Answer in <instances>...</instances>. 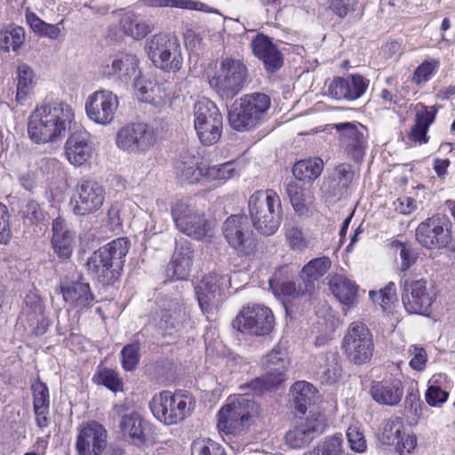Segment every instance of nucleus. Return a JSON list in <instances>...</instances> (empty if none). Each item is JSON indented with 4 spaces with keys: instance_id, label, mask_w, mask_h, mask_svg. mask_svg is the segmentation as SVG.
<instances>
[{
    "instance_id": "29",
    "label": "nucleus",
    "mask_w": 455,
    "mask_h": 455,
    "mask_svg": "<svg viewBox=\"0 0 455 455\" xmlns=\"http://www.w3.org/2000/svg\"><path fill=\"white\" fill-rule=\"evenodd\" d=\"M340 134V143L354 160L362 159L364 154L365 139L358 126L353 123L334 124Z\"/></svg>"
},
{
    "instance_id": "7",
    "label": "nucleus",
    "mask_w": 455,
    "mask_h": 455,
    "mask_svg": "<svg viewBox=\"0 0 455 455\" xmlns=\"http://www.w3.org/2000/svg\"><path fill=\"white\" fill-rule=\"evenodd\" d=\"M194 125L200 141L212 146L219 141L223 129V117L216 104L208 99L194 106Z\"/></svg>"
},
{
    "instance_id": "31",
    "label": "nucleus",
    "mask_w": 455,
    "mask_h": 455,
    "mask_svg": "<svg viewBox=\"0 0 455 455\" xmlns=\"http://www.w3.org/2000/svg\"><path fill=\"white\" fill-rule=\"evenodd\" d=\"M123 436L136 446L145 444L147 422L137 412L124 414L120 421Z\"/></svg>"
},
{
    "instance_id": "36",
    "label": "nucleus",
    "mask_w": 455,
    "mask_h": 455,
    "mask_svg": "<svg viewBox=\"0 0 455 455\" xmlns=\"http://www.w3.org/2000/svg\"><path fill=\"white\" fill-rule=\"evenodd\" d=\"M339 356L336 353L320 355L315 358V373L322 383L331 384L341 375Z\"/></svg>"
},
{
    "instance_id": "2",
    "label": "nucleus",
    "mask_w": 455,
    "mask_h": 455,
    "mask_svg": "<svg viewBox=\"0 0 455 455\" xmlns=\"http://www.w3.org/2000/svg\"><path fill=\"white\" fill-rule=\"evenodd\" d=\"M130 245L126 237H120L95 251L86 263L89 273L102 285H113L121 276Z\"/></svg>"
},
{
    "instance_id": "61",
    "label": "nucleus",
    "mask_w": 455,
    "mask_h": 455,
    "mask_svg": "<svg viewBox=\"0 0 455 455\" xmlns=\"http://www.w3.org/2000/svg\"><path fill=\"white\" fill-rule=\"evenodd\" d=\"M394 246L396 249H399V255L401 258V270L406 271L408 270L417 260L418 254L417 252L411 249L409 245L396 241L394 243Z\"/></svg>"
},
{
    "instance_id": "30",
    "label": "nucleus",
    "mask_w": 455,
    "mask_h": 455,
    "mask_svg": "<svg viewBox=\"0 0 455 455\" xmlns=\"http://www.w3.org/2000/svg\"><path fill=\"white\" fill-rule=\"evenodd\" d=\"M194 258L195 251L191 243L187 240L178 243L168 266V271H172V276L176 279H187L190 274Z\"/></svg>"
},
{
    "instance_id": "60",
    "label": "nucleus",
    "mask_w": 455,
    "mask_h": 455,
    "mask_svg": "<svg viewBox=\"0 0 455 455\" xmlns=\"http://www.w3.org/2000/svg\"><path fill=\"white\" fill-rule=\"evenodd\" d=\"M408 354L411 357L409 363L411 368L417 371H422L427 362L426 349L421 346L412 345L409 347Z\"/></svg>"
},
{
    "instance_id": "40",
    "label": "nucleus",
    "mask_w": 455,
    "mask_h": 455,
    "mask_svg": "<svg viewBox=\"0 0 455 455\" xmlns=\"http://www.w3.org/2000/svg\"><path fill=\"white\" fill-rule=\"evenodd\" d=\"M285 192L294 211L299 214H306L313 204L314 196L311 191L299 185L298 182L291 180L284 184Z\"/></svg>"
},
{
    "instance_id": "32",
    "label": "nucleus",
    "mask_w": 455,
    "mask_h": 455,
    "mask_svg": "<svg viewBox=\"0 0 455 455\" xmlns=\"http://www.w3.org/2000/svg\"><path fill=\"white\" fill-rule=\"evenodd\" d=\"M198 158L189 151H182L174 163L177 178L184 183H196L203 176L204 168L198 166Z\"/></svg>"
},
{
    "instance_id": "48",
    "label": "nucleus",
    "mask_w": 455,
    "mask_h": 455,
    "mask_svg": "<svg viewBox=\"0 0 455 455\" xmlns=\"http://www.w3.org/2000/svg\"><path fill=\"white\" fill-rule=\"evenodd\" d=\"M331 267V260L328 257H319L308 261L303 267L302 273L314 282L323 276Z\"/></svg>"
},
{
    "instance_id": "17",
    "label": "nucleus",
    "mask_w": 455,
    "mask_h": 455,
    "mask_svg": "<svg viewBox=\"0 0 455 455\" xmlns=\"http://www.w3.org/2000/svg\"><path fill=\"white\" fill-rule=\"evenodd\" d=\"M230 287V277L217 272L204 276L196 286L199 306L204 314L216 310L222 299L223 291Z\"/></svg>"
},
{
    "instance_id": "38",
    "label": "nucleus",
    "mask_w": 455,
    "mask_h": 455,
    "mask_svg": "<svg viewBox=\"0 0 455 455\" xmlns=\"http://www.w3.org/2000/svg\"><path fill=\"white\" fill-rule=\"evenodd\" d=\"M32 391L36 425L40 428L46 427L49 422L48 414L50 407L48 387L46 384L38 379L32 385Z\"/></svg>"
},
{
    "instance_id": "63",
    "label": "nucleus",
    "mask_w": 455,
    "mask_h": 455,
    "mask_svg": "<svg viewBox=\"0 0 455 455\" xmlns=\"http://www.w3.org/2000/svg\"><path fill=\"white\" fill-rule=\"evenodd\" d=\"M287 267H283L279 269L278 272L275 274L274 279L270 280V285L273 286V283H275V287L280 290L283 296L291 297V298H298V291H297V283L294 281H279V274L286 270Z\"/></svg>"
},
{
    "instance_id": "11",
    "label": "nucleus",
    "mask_w": 455,
    "mask_h": 455,
    "mask_svg": "<svg viewBox=\"0 0 455 455\" xmlns=\"http://www.w3.org/2000/svg\"><path fill=\"white\" fill-rule=\"evenodd\" d=\"M254 403L246 395H239L223 406L218 413V428L226 435H236L248 426Z\"/></svg>"
},
{
    "instance_id": "15",
    "label": "nucleus",
    "mask_w": 455,
    "mask_h": 455,
    "mask_svg": "<svg viewBox=\"0 0 455 455\" xmlns=\"http://www.w3.org/2000/svg\"><path fill=\"white\" fill-rule=\"evenodd\" d=\"M224 238L239 256H249L256 248L253 232L244 215H231L223 223Z\"/></svg>"
},
{
    "instance_id": "22",
    "label": "nucleus",
    "mask_w": 455,
    "mask_h": 455,
    "mask_svg": "<svg viewBox=\"0 0 455 455\" xmlns=\"http://www.w3.org/2000/svg\"><path fill=\"white\" fill-rule=\"evenodd\" d=\"M403 419L399 417H392L383 420L379 429L378 438L383 444L394 445L395 451L401 455L404 451L410 453L415 448L417 440L412 435L403 438Z\"/></svg>"
},
{
    "instance_id": "9",
    "label": "nucleus",
    "mask_w": 455,
    "mask_h": 455,
    "mask_svg": "<svg viewBox=\"0 0 455 455\" xmlns=\"http://www.w3.org/2000/svg\"><path fill=\"white\" fill-rule=\"evenodd\" d=\"M372 334L362 322H353L342 340V348L348 361L356 365L369 363L373 355Z\"/></svg>"
},
{
    "instance_id": "44",
    "label": "nucleus",
    "mask_w": 455,
    "mask_h": 455,
    "mask_svg": "<svg viewBox=\"0 0 455 455\" xmlns=\"http://www.w3.org/2000/svg\"><path fill=\"white\" fill-rule=\"evenodd\" d=\"M25 29L21 26L8 25L0 30V49L4 52L18 51L24 44Z\"/></svg>"
},
{
    "instance_id": "25",
    "label": "nucleus",
    "mask_w": 455,
    "mask_h": 455,
    "mask_svg": "<svg viewBox=\"0 0 455 455\" xmlns=\"http://www.w3.org/2000/svg\"><path fill=\"white\" fill-rule=\"evenodd\" d=\"M65 155L68 162L75 166H82L92 156L93 146L90 133L85 130L72 132L65 143Z\"/></svg>"
},
{
    "instance_id": "35",
    "label": "nucleus",
    "mask_w": 455,
    "mask_h": 455,
    "mask_svg": "<svg viewBox=\"0 0 455 455\" xmlns=\"http://www.w3.org/2000/svg\"><path fill=\"white\" fill-rule=\"evenodd\" d=\"M316 388L307 381H297L290 389L289 403L291 406L301 414L316 400Z\"/></svg>"
},
{
    "instance_id": "56",
    "label": "nucleus",
    "mask_w": 455,
    "mask_h": 455,
    "mask_svg": "<svg viewBox=\"0 0 455 455\" xmlns=\"http://www.w3.org/2000/svg\"><path fill=\"white\" fill-rule=\"evenodd\" d=\"M347 437L349 447L355 452H363L367 448L366 439L360 427L351 425L347 430Z\"/></svg>"
},
{
    "instance_id": "46",
    "label": "nucleus",
    "mask_w": 455,
    "mask_h": 455,
    "mask_svg": "<svg viewBox=\"0 0 455 455\" xmlns=\"http://www.w3.org/2000/svg\"><path fill=\"white\" fill-rule=\"evenodd\" d=\"M185 315V312L181 306L176 302L173 307L164 309L162 312L160 326L164 330L165 335H172L173 331L177 330L181 324V321Z\"/></svg>"
},
{
    "instance_id": "1",
    "label": "nucleus",
    "mask_w": 455,
    "mask_h": 455,
    "mask_svg": "<svg viewBox=\"0 0 455 455\" xmlns=\"http://www.w3.org/2000/svg\"><path fill=\"white\" fill-rule=\"evenodd\" d=\"M74 116L71 106L63 101L44 102L28 117V137L36 144L56 142L65 136Z\"/></svg>"
},
{
    "instance_id": "55",
    "label": "nucleus",
    "mask_w": 455,
    "mask_h": 455,
    "mask_svg": "<svg viewBox=\"0 0 455 455\" xmlns=\"http://www.w3.org/2000/svg\"><path fill=\"white\" fill-rule=\"evenodd\" d=\"M289 247L292 251H304L309 246V241L298 227H291L285 234Z\"/></svg>"
},
{
    "instance_id": "39",
    "label": "nucleus",
    "mask_w": 455,
    "mask_h": 455,
    "mask_svg": "<svg viewBox=\"0 0 455 455\" xmlns=\"http://www.w3.org/2000/svg\"><path fill=\"white\" fill-rule=\"evenodd\" d=\"M329 288L332 294L344 305L351 306L355 303L358 286L347 277L334 274L329 278Z\"/></svg>"
},
{
    "instance_id": "49",
    "label": "nucleus",
    "mask_w": 455,
    "mask_h": 455,
    "mask_svg": "<svg viewBox=\"0 0 455 455\" xmlns=\"http://www.w3.org/2000/svg\"><path fill=\"white\" fill-rule=\"evenodd\" d=\"M92 379L96 384L103 385L114 392L120 390L123 386L118 374L114 370L107 367H98Z\"/></svg>"
},
{
    "instance_id": "5",
    "label": "nucleus",
    "mask_w": 455,
    "mask_h": 455,
    "mask_svg": "<svg viewBox=\"0 0 455 455\" xmlns=\"http://www.w3.org/2000/svg\"><path fill=\"white\" fill-rule=\"evenodd\" d=\"M270 107V99L264 93H252L236 100L231 105L228 119L230 126L244 132L259 125Z\"/></svg>"
},
{
    "instance_id": "57",
    "label": "nucleus",
    "mask_w": 455,
    "mask_h": 455,
    "mask_svg": "<svg viewBox=\"0 0 455 455\" xmlns=\"http://www.w3.org/2000/svg\"><path fill=\"white\" fill-rule=\"evenodd\" d=\"M134 79V88L137 90L142 98V100L148 102L156 101L155 92L160 91V87L150 81L144 79L137 75Z\"/></svg>"
},
{
    "instance_id": "26",
    "label": "nucleus",
    "mask_w": 455,
    "mask_h": 455,
    "mask_svg": "<svg viewBox=\"0 0 455 455\" xmlns=\"http://www.w3.org/2000/svg\"><path fill=\"white\" fill-rule=\"evenodd\" d=\"M251 48L253 54L263 62L267 71L273 73L283 66V54L269 36L257 34L251 40Z\"/></svg>"
},
{
    "instance_id": "54",
    "label": "nucleus",
    "mask_w": 455,
    "mask_h": 455,
    "mask_svg": "<svg viewBox=\"0 0 455 455\" xmlns=\"http://www.w3.org/2000/svg\"><path fill=\"white\" fill-rule=\"evenodd\" d=\"M439 61L436 60H427L423 61L413 72L412 81L420 84L428 81L437 70Z\"/></svg>"
},
{
    "instance_id": "10",
    "label": "nucleus",
    "mask_w": 455,
    "mask_h": 455,
    "mask_svg": "<svg viewBox=\"0 0 455 455\" xmlns=\"http://www.w3.org/2000/svg\"><path fill=\"white\" fill-rule=\"evenodd\" d=\"M191 406V398L167 390L154 395L149 403L154 416L166 425L182 421L189 414Z\"/></svg>"
},
{
    "instance_id": "13",
    "label": "nucleus",
    "mask_w": 455,
    "mask_h": 455,
    "mask_svg": "<svg viewBox=\"0 0 455 455\" xmlns=\"http://www.w3.org/2000/svg\"><path fill=\"white\" fill-rule=\"evenodd\" d=\"M172 216L176 228L196 240L210 236L212 225L204 215L188 204L180 201L172 206Z\"/></svg>"
},
{
    "instance_id": "28",
    "label": "nucleus",
    "mask_w": 455,
    "mask_h": 455,
    "mask_svg": "<svg viewBox=\"0 0 455 455\" xmlns=\"http://www.w3.org/2000/svg\"><path fill=\"white\" fill-rule=\"evenodd\" d=\"M371 398L380 405L395 406L403 395V385L398 379L372 381L370 387Z\"/></svg>"
},
{
    "instance_id": "37",
    "label": "nucleus",
    "mask_w": 455,
    "mask_h": 455,
    "mask_svg": "<svg viewBox=\"0 0 455 455\" xmlns=\"http://www.w3.org/2000/svg\"><path fill=\"white\" fill-rule=\"evenodd\" d=\"M119 25L125 36L138 41L142 40L153 30V26L148 20L132 12H124L121 16Z\"/></svg>"
},
{
    "instance_id": "24",
    "label": "nucleus",
    "mask_w": 455,
    "mask_h": 455,
    "mask_svg": "<svg viewBox=\"0 0 455 455\" xmlns=\"http://www.w3.org/2000/svg\"><path fill=\"white\" fill-rule=\"evenodd\" d=\"M370 81L361 75H349L346 77H336L330 84L328 92L337 100H355L359 99L367 90Z\"/></svg>"
},
{
    "instance_id": "47",
    "label": "nucleus",
    "mask_w": 455,
    "mask_h": 455,
    "mask_svg": "<svg viewBox=\"0 0 455 455\" xmlns=\"http://www.w3.org/2000/svg\"><path fill=\"white\" fill-rule=\"evenodd\" d=\"M285 375L276 371H272L267 366L266 367V373L254 379L250 387L257 393H263L270 390L284 380Z\"/></svg>"
},
{
    "instance_id": "43",
    "label": "nucleus",
    "mask_w": 455,
    "mask_h": 455,
    "mask_svg": "<svg viewBox=\"0 0 455 455\" xmlns=\"http://www.w3.org/2000/svg\"><path fill=\"white\" fill-rule=\"evenodd\" d=\"M323 169V160L314 157L297 162L293 165L292 173L297 180L310 182L320 176Z\"/></svg>"
},
{
    "instance_id": "16",
    "label": "nucleus",
    "mask_w": 455,
    "mask_h": 455,
    "mask_svg": "<svg viewBox=\"0 0 455 455\" xmlns=\"http://www.w3.org/2000/svg\"><path fill=\"white\" fill-rule=\"evenodd\" d=\"M435 300V292L426 278L404 282L402 301L408 313L428 315Z\"/></svg>"
},
{
    "instance_id": "59",
    "label": "nucleus",
    "mask_w": 455,
    "mask_h": 455,
    "mask_svg": "<svg viewBox=\"0 0 455 455\" xmlns=\"http://www.w3.org/2000/svg\"><path fill=\"white\" fill-rule=\"evenodd\" d=\"M449 394L436 386L432 379L428 382V387L425 394V399L430 406H440L448 399Z\"/></svg>"
},
{
    "instance_id": "3",
    "label": "nucleus",
    "mask_w": 455,
    "mask_h": 455,
    "mask_svg": "<svg viewBox=\"0 0 455 455\" xmlns=\"http://www.w3.org/2000/svg\"><path fill=\"white\" fill-rule=\"evenodd\" d=\"M249 214L254 228L263 235H274L282 221L279 196L272 189L258 190L248 201Z\"/></svg>"
},
{
    "instance_id": "50",
    "label": "nucleus",
    "mask_w": 455,
    "mask_h": 455,
    "mask_svg": "<svg viewBox=\"0 0 455 455\" xmlns=\"http://www.w3.org/2000/svg\"><path fill=\"white\" fill-rule=\"evenodd\" d=\"M191 455H227L224 448L210 438H198L191 444Z\"/></svg>"
},
{
    "instance_id": "34",
    "label": "nucleus",
    "mask_w": 455,
    "mask_h": 455,
    "mask_svg": "<svg viewBox=\"0 0 455 455\" xmlns=\"http://www.w3.org/2000/svg\"><path fill=\"white\" fill-rule=\"evenodd\" d=\"M52 243L54 251L63 259H68L73 251L74 235L67 228L66 222L61 218L52 221Z\"/></svg>"
},
{
    "instance_id": "23",
    "label": "nucleus",
    "mask_w": 455,
    "mask_h": 455,
    "mask_svg": "<svg viewBox=\"0 0 455 455\" xmlns=\"http://www.w3.org/2000/svg\"><path fill=\"white\" fill-rule=\"evenodd\" d=\"M138 57L128 52H117L113 54L103 67V74L108 78H116L123 83H129L139 72Z\"/></svg>"
},
{
    "instance_id": "41",
    "label": "nucleus",
    "mask_w": 455,
    "mask_h": 455,
    "mask_svg": "<svg viewBox=\"0 0 455 455\" xmlns=\"http://www.w3.org/2000/svg\"><path fill=\"white\" fill-rule=\"evenodd\" d=\"M435 111H430L423 104H419L416 108L415 124L411 130L410 138L420 144L427 143L428 141L427 132L435 120Z\"/></svg>"
},
{
    "instance_id": "27",
    "label": "nucleus",
    "mask_w": 455,
    "mask_h": 455,
    "mask_svg": "<svg viewBox=\"0 0 455 455\" xmlns=\"http://www.w3.org/2000/svg\"><path fill=\"white\" fill-rule=\"evenodd\" d=\"M21 323H27L30 332L43 335L48 328V321L44 316V305L36 294H28L25 298V306L19 317Z\"/></svg>"
},
{
    "instance_id": "45",
    "label": "nucleus",
    "mask_w": 455,
    "mask_h": 455,
    "mask_svg": "<svg viewBox=\"0 0 455 455\" xmlns=\"http://www.w3.org/2000/svg\"><path fill=\"white\" fill-rule=\"evenodd\" d=\"M21 218L25 226L44 225L49 220V214L34 200L28 201L21 212Z\"/></svg>"
},
{
    "instance_id": "19",
    "label": "nucleus",
    "mask_w": 455,
    "mask_h": 455,
    "mask_svg": "<svg viewBox=\"0 0 455 455\" xmlns=\"http://www.w3.org/2000/svg\"><path fill=\"white\" fill-rule=\"evenodd\" d=\"M119 106L117 96L111 91L101 90L90 95L85 110L90 120L101 125L110 124Z\"/></svg>"
},
{
    "instance_id": "64",
    "label": "nucleus",
    "mask_w": 455,
    "mask_h": 455,
    "mask_svg": "<svg viewBox=\"0 0 455 455\" xmlns=\"http://www.w3.org/2000/svg\"><path fill=\"white\" fill-rule=\"evenodd\" d=\"M357 2L355 0H331L330 9L339 18L347 16L349 11H355Z\"/></svg>"
},
{
    "instance_id": "21",
    "label": "nucleus",
    "mask_w": 455,
    "mask_h": 455,
    "mask_svg": "<svg viewBox=\"0 0 455 455\" xmlns=\"http://www.w3.org/2000/svg\"><path fill=\"white\" fill-rule=\"evenodd\" d=\"M108 445V431L100 423L91 420L80 426L76 450L78 455H101Z\"/></svg>"
},
{
    "instance_id": "53",
    "label": "nucleus",
    "mask_w": 455,
    "mask_h": 455,
    "mask_svg": "<svg viewBox=\"0 0 455 455\" xmlns=\"http://www.w3.org/2000/svg\"><path fill=\"white\" fill-rule=\"evenodd\" d=\"M235 174L234 164L230 162L220 165H212L204 168L203 176L211 180H227Z\"/></svg>"
},
{
    "instance_id": "52",
    "label": "nucleus",
    "mask_w": 455,
    "mask_h": 455,
    "mask_svg": "<svg viewBox=\"0 0 455 455\" xmlns=\"http://www.w3.org/2000/svg\"><path fill=\"white\" fill-rule=\"evenodd\" d=\"M342 443L341 434L328 436L317 445L316 455H342Z\"/></svg>"
},
{
    "instance_id": "20",
    "label": "nucleus",
    "mask_w": 455,
    "mask_h": 455,
    "mask_svg": "<svg viewBox=\"0 0 455 455\" xmlns=\"http://www.w3.org/2000/svg\"><path fill=\"white\" fill-rule=\"evenodd\" d=\"M105 189L92 180H82L73 196V212L84 216L99 211L105 201Z\"/></svg>"
},
{
    "instance_id": "6",
    "label": "nucleus",
    "mask_w": 455,
    "mask_h": 455,
    "mask_svg": "<svg viewBox=\"0 0 455 455\" xmlns=\"http://www.w3.org/2000/svg\"><path fill=\"white\" fill-rule=\"evenodd\" d=\"M145 51L154 65L164 71L176 72L182 67L181 49L175 36L155 34L147 39Z\"/></svg>"
},
{
    "instance_id": "42",
    "label": "nucleus",
    "mask_w": 455,
    "mask_h": 455,
    "mask_svg": "<svg viewBox=\"0 0 455 455\" xmlns=\"http://www.w3.org/2000/svg\"><path fill=\"white\" fill-rule=\"evenodd\" d=\"M36 84L33 69L22 63L17 68V90L15 100L18 104H23L28 96L32 92Z\"/></svg>"
},
{
    "instance_id": "62",
    "label": "nucleus",
    "mask_w": 455,
    "mask_h": 455,
    "mask_svg": "<svg viewBox=\"0 0 455 455\" xmlns=\"http://www.w3.org/2000/svg\"><path fill=\"white\" fill-rule=\"evenodd\" d=\"M333 176L338 185L341 188L347 189L354 179L355 172L350 164H341L335 168Z\"/></svg>"
},
{
    "instance_id": "14",
    "label": "nucleus",
    "mask_w": 455,
    "mask_h": 455,
    "mask_svg": "<svg viewBox=\"0 0 455 455\" xmlns=\"http://www.w3.org/2000/svg\"><path fill=\"white\" fill-rule=\"evenodd\" d=\"M452 224L445 215H435L422 221L416 228L418 243L429 250L442 249L451 242Z\"/></svg>"
},
{
    "instance_id": "12",
    "label": "nucleus",
    "mask_w": 455,
    "mask_h": 455,
    "mask_svg": "<svg viewBox=\"0 0 455 455\" xmlns=\"http://www.w3.org/2000/svg\"><path fill=\"white\" fill-rule=\"evenodd\" d=\"M275 317L272 310L260 304L243 307L232 323L235 329L255 336H264L274 328Z\"/></svg>"
},
{
    "instance_id": "33",
    "label": "nucleus",
    "mask_w": 455,
    "mask_h": 455,
    "mask_svg": "<svg viewBox=\"0 0 455 455\" xmlns=\"http://www.w3.org/2000/svg\"><path fill=\"white\" fill-rule=\"evenodd\" d=\"M61 292L65 301L77 308L78 311L88 309L94 300V295L92 293L88 283L74 282L67 286H62Z\"/></svg>"
},
{
    "instance_id": "18",
    "label": "nucleus",
    "mask_w": 455,
    "mask_h": 455,
    "mask_svg": "<svg viewBox=\"0 0 455 455\" xmlns=\"http://www.w3.org/2000/svg\"><path fill=\"white\" fill-rule=\"evenodd\" d=\"M326 418L320 412L311 413L305 420L298 422L286 433L285 443L293 449L308 445L312 440L324 432Z\"/></svg>"
},
{
    "instance_id": "51",
    "label": "nucleus",
    "mask_w": 455,
    "mask_h": 455,
    "mask_svg": "<svg viewBox=\"0 0 455 455\" xmlns=\"http://www.w3.org/2000/svg\"><path fill=\"white\" fill-rule=\"evenodd\" d=\"M140 344L139 341H134L131 344L124 346L121 351V363L125 371H133L140 363Z\"/></svg>"
},
{
    "instance_id": "58",
    "label": "nucleus",
    "mask_w": 455,
    "mask_h": 455,
    "mask_svg": "<svg viewBox=\"0 0 455 455\" xmlns=\"http://www.w3.org/2000/svg\"><path fill=\"white\" fill-rule=\"evenodd\" d=\"M11 213L4 204L0 203V243L8 244L12 237Z\"/></svg>"
},
{
    "instance_id": "4",
    "label": "nucleus",
    "mask_w": 455,
    "mask_h": 455,
    "mask_svg": "<svg viewBox=\"0 0 455 455\" xmlns=\"http://www.w3.org/2000/svg\"><path fill=\"white\" fill-rule=\"evenodd\" d=\"M208 77L211 88L222 100H230L245 86L248 68L243 60L225 57L216 62L213 73Z\"/></svg>"
},
{
    "instance_id": "8",
    "label": "nucleus",
    "mask_w": 455,
    "mask_h": 455,
    "mask_svg": "<svg viewBox=\"0 0 455 455\" xmlns=\"http://www.w3.org/2000/svg\"><path fill=\"white\" fill-rule=\"evenodd\" d=\"M156 141V129L143 122L125 124L116 135L117 148L128 154H144L152 148Z\"/></svg>"
}]
</instances>
